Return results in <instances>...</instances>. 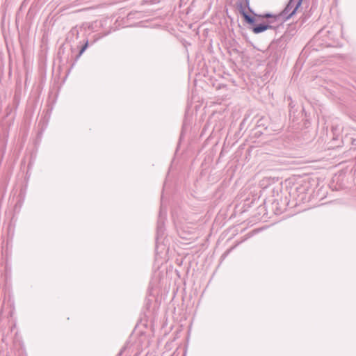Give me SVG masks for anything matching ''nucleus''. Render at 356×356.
Wrapping results in <instances>:
<instances>
[{
	"label": "nucleus",
	"mask_w": 356,
	"mask_h": 356,
	"mask_svg": "<svg viewBox=\"0 0 356 356\" xmlns=\"http://www.w3.org/2000/svg\"><path fill=\"white\" fill-rule=\"evenodd\" d=\"M237 6L239 9L240 13L243 15L244 17V19L246 23L250 24V25H255V19L254 17L249 15L245 10V8L243 7V3L242 2H238L237 3Z\"/></svg>",
	"instance_id": "f03ea898"
},
{
	"label": "nucleus",
	"mask_w": 356,
	"mask_h": 356,
	"mask_svg": "<svg viewBox=\"0 0 356 356\" xmlns=\"http://www.w3.org/2000/svg\"><path fill=\"white\" fill-rule=\"evenodd\" d=\"M88 42L86 41V42L85 43V44L81 47V49H80L79 51V53L76 57V59H78L81 55L82 54L86 51V49H87L88 47Z\"/></svg>",
	"instance_id": "9d476101"
},
{
	"label": "nucleus",
	"mask_w": 356,
	"mask_h": 356,
	"mask_svg": "<svg viewBox=\"0 0 356 356\" xmlns=\"http://www.w3.org/2000/svg\"><path fill=\"white\" fill-rule=\"evenodd\" d=\"M289 106H290L291 108H293V104H292V102H291V103L289 104Z\"/></svg>",
	"instance_id": "f8f14e48"
},
{
	"label": "nucleus",
	"mask_w": 356,
	"mask_h": 356,
	"mask_svg": "<svg viewBox=\"0 0 356 356\" xmlns=\"http://www.w3.org/2000/svg\"><path fill=\"white\" fill-rule=\"evenodd\" d=\"M251 10H252L251 8ZM254 16H257L261 19H266V22L259 23L255 24L252 27V31L255 34H259L264 32L268 29H275L281 24V20H280L279 16H274V15L270 13H265L264 15H257L253 10L250 12Z\"/></svg>",
	"instance_id": "f257e3e1"
},
{
	"label": "nucleus",
	"mask_w": 356,
	"mask_h": 356,
	"mask_svg": "<svg viewBox=\"0 0 356 356\" xmlns=\"http://www.w3.org/2000/svg\"><path fill=\"white\" fill-rule=\"evenodd\" d=\"M88 42L86 41V42L85 43V44L81 47V49H80L79 51V53L76 57V59H78L81 55L82 54L86 51V49H87L88 47Z\"/></svg>",
	"instance_id": "1a4fd4ad"
},
{
	"label": "nucleus",
	"mask_w": 356,
	"mask_h": 356,
	"mask_svg": "<svg viewBox=\"0 0 356 356\" xmlns=\"http://www.w3.org/2000/svg\"><path fill=\"white\" fill-rule=\"evenodd\" d=\"M302 0H289L287 6L292 9L291 13L286 15V19H290L297 11L298 8L301 6Z\"/></svg>",
	"instance_id": "20e7f679"
},
{
	"label": "nucleus",
	"mask_w": 356,
	"mask_h": 356,
	"mask_svg": "<svg viewBox=\"0 0 356 356\" xmlns=\"http://www.w3.org/2000/svg\"><path fill=\"white\" fill-rule=\"evenodd\" d=\"M290 39L289 34L285 33L280 39L276 41V44L280 45V47H285L287 41Z\"/></svg>",
	"instance_id": "423d86ee"
},
{
	"label": "nucleus",
	"mask_w": 356,
	"mask_h": 356,
	"mask_svg": "<svg viewBox=\"0 0 356 356\" xmlns=\"http://www.w3.org/2000/svg\"><path fill=\"white\" fill-rule=\"evenodd\" d=\"M88 42L86 41V42L85 43V44L81 47V49H80L79 51V53L76 57V59H78L81 55L82 54L86 51V49H87L88 47Z\"/></svg>",
	"instance_id": "0eeeda50"
},
{
	"label": "nucleus",
	"mask_w": 356,
	"mask_h": 356,
	"mask_svg": "<svg viewBox=\"0 0 356 356\" xmlns=\"http://www.w3.org/2000/svg\"><path fill=\"white\" fill-rule=\"evenodd\" d=\"M122 355V352H120L117 356H120Z\"/></svg>",
	"instance_id": "ddd939ff"
},
{
	"label": "nucleus",
	"mask_w": 356,
	"mask_h": 356,
	"mask_svg": "<svg viewBox=\"0 0 356 356\" xmlns=\"http://www.w3.org/2000/svg\"><path fill=\"white\" fill-rule=\"evenodd\" d=\"M292 9L289 7V6H286L284 9L279 14V15H274V16H279L280 20H281V24L283 22L287 20L288 19H286V15L291 13Z\"/></svg>",
	"instance_id": "39448f33"
},
{
	"label": "nucleus",
	"mask_w": 356,
	"mask_h": 356,
	"mask_svg": "<svg viewBox=\"0 0 356 356\" xmlns=\"http://www.w3.org/2000/svg\"><path fill=\"white\" fill-rule=\"evenodd\" d=\"M165 217V211H163V206H161L159 220L157 222V236L163 235L164 231V218Z\"/></svg>",
	"instance_id": "7ed1b4c3"
},
{
	"label": "nucleus",
	"mask_w": 356,
	"mask_h": 356,
	"mask_svg": "<svg viewBox=\"0 0 356 356\" xmlns=\"http://www.w3.org/2000/svg\"><path fill=\"white\" fill-rule=\"evenodd\" d=\"M88 42L86 41V42L85 43V44L81 47V49H80L79 51V53L76 57V59H78L81 55L82 54L86 51V49H87L88 47Z\"/></svg>",
	"instance_id": "6e6552de"
},
{
	"label": "nucleus",
	"mask_w": 356,
	"mask_h": 356,
	"mask_svg": "<svg viewBox=\"0 0 356 356\" xmlns=\"http://www.w3.org/2000/svg\"><path fill=\"white\" fill-rule=\"evenodd\" d=\"M244 4L248 8V10L252 12L251 8L250 6V0H245Z\"/></svg>",
	"instance_id": "9b49d317"
}]
</instances>
